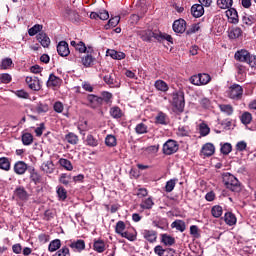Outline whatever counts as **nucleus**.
I'll return each instance as SVG.
<instances>
[{
    "label": "nucleus",
    "mask_w": 256,
    "mask_h": 256,
    "mask_svg": "<svg viewBox=\"0 0 256 256\" xmlns=\"http://www.w3.org/2000/svg\"><path fill=\"white\" fill-rule=\"evenodd\" d=\"M35 111L38 113V115H41L43 113H47L49 111V104L38 102L35 106Z\"/></svg>",
    "instance_id": "nucleus-35"
},
{
    "label": "nucleus",
    "mask_w": 256,
    "mask_h": 256,
    "mask_svg": "<svg viewBox=\"0 0 256 256\" xmlns=\"http://www.w3.org/2000/svg\"><path fill=\"white\" fill-rule=\"evenodd\" d=\"M57 53L60 57H69L71 50H69V44L67 41H60L57 45Z\"/></svg>",
    "instance_id": "nucleus-14"
},
{
    "label": "nucleus",
    "mask_w": 256,
    "mask_h": 256,
    "mask_svg": "<svg viewBox=\"0 0 256 256\" xmlns=\"http://www.w3.org/2000/svg\"><path fill=\"white\" fill-rule=\"evenodd\" d=\"M251 121H253V116L251 115V113L244 112L241 115V123H243V125H249V123H251Z\"/></svg>",
    "instance_id": "nucleus-57"
},
{
    "label": "nucleus",
    "mask_w": 256,
    "mask_h": 256,
    "mask_svg": "<svg viewBox=\"0 0 256 256\" xmlns=\"http://www.w3.org/2000/svg\"><path fill=\"white\" fill-rule=\"evenodd\" d=\"M217 5L220 9H231L233 0H217Z\"/></svg>",
    "instance_id": "nucleus-47"
},
{
    "label": "nucleus",
    "mask_w": 256,
    "mask_h": 256,
    "mask_svg": "<svg viewBox=\"0 0 256 256\" xmlns=\"http://www.w3.org/2000/svg\"><path fill=\"white\" fill-rule=\"evenodd\" d=\"M201 30V23L192 24L190 28L186 30V35H193L197 31Z\"/></svg>",
    "instance_id": "nucleus-60"
},
{
    "label": "nucleus",
    "mask_w": 256,
    "mask_h": 256,
    "mask_svg": "<svg viewBox=\"0 0 256 256\" xmlns=\"http://www.w3.org/2000/svg\"><path fill=\"white\" fill-rule=\"evenodd\" d=\"M14 196L16 197V199H18V201H23L24 203L29 201L30 197L29 192H27V190L23 186H18L15 188Z\"/></svg>",
    "instance_id": "nucleus-11"
},
{
    "label": "nucleus",
    "mask_w": 256,
    "mask_h": 256,
    "mask_svg": "<svg viewBox=\"0 0 256 256\" xmlns=\"http://www.w3.org/2000/svg\"><path fill=\"white\" fill-rule=\"evenodd\" d=\"M226 17H228L229 23L237 25L239 23V14L235 8H228L226 11Z\"/></svg>",
    "instance_id": "nucleus-17"
},
{
    "label": "nucleus",
    "mask_w": 256,
    "mask_h": 256,
    "mask_svg": "<svg viewBox=\"0 0 256 256\" xmlns=\"http://www.w3.org/2000/svg\"><path fill=\"white\" fill-rule=\"evenodd\" d=\"M220 151H221L222 155H229V153H231V151H233V146L231 145V143H224L221 146Z\"/></svg>",
    "instance_id": "nucleus-63"
},
{
    "label": "nucleus",
    "mask_w": 256,
    "mask_h": 256,
    "mask_svg": "<svg viewBox=\"0 0 256 256\" xmlns=\"http://www.w3.org/2000/svg\"><path fill=\"white\" fill-rule=\"evenodd\" d=\"M110 115L113 119H121L123 117V111L118 106H114L110 109Z\"/></svg>",
    "instance_id": "nucleus-42"
},
{
    "label": "nucleus",
    "mask_w": 256,
    "mask_h": 256,
    "mask_svg": "<svg viewBox=\"0 0 256 256\" xmlns=\"http://www.w3.org/2000/svg\"><path fill=\"white\" fill-rule=\"evenodd\" d=\"M65 141H67V143L70 145H77V143H79V136L73 132H70L65 135Z\"/></svg>",
    "instance_id": "nucleus-34"
},
{
    "label": "nucleus",
    "mask_w": 256,
    "mask_h": 256,
    "mask_svg": "<svg viewBox=\"0 0 256 256\" xmlns=\"http://www.w3.org/2000/svg\"><path fill=\"white\" fill-rule=\"evenodd\" d=\"M110 57H112V59H117L118 61H121V59H125L126 55L123 52H117L115 50H112L110 53Z\"/></svg>",
    "instance_id": "nucleus-64"
},
{
    "label": "nucleus",
    "mask_w": 256,
    "mask_h": 256,
    "mask_svg": "<svg viewBox=\"0 0 256 256\" xmlns=\"http://www.w3.org/2000/svg\"><path fill=\"white\" fill-rule=\"evenodd\" d=\"M54 167L55 165L53 164V161H50V160L43 162L41 165L42 171L47 174L53 173V171H55Z\"/></svg>",
    "instance_id": "nucleus-30"
},
{
    "label": "nucleus",
    "mask_w": 256,
    "mask_h": 256,
    "mask_svg": "<svg viewBox=\"0 0 256 256\" xmlns=\"http://www.w3.org/2000/svg\"><path fill=\"white\" fill-rule=\"evenodd\" d=\"M143 238L148 241V243H157V231L155 230H142Z\"/></svg>",
    "instance_id": "nucleus-16"
},
{
    "label": "nucleus",
    "mask_w": 256,
    "mask_h": 256,
    "mask_svg": "<svg viewBox=\"0 0 256 256\" xmlns=\"http://www.w3.org/2000/svg\"><path fill=\"white\" fill-rule=\"evenodd\" d=\"M59 249H61V240L60 239L52 240L49 243L48 251L50 253H55V251H59Z\"/></svg>",
    "instance_id": "nucleus-32"
},
{
    "label": "nucleus",
    "mask_w": 256,
    "mask_h": 256,
    "mask_svg": "<svg viewBox=\"0 0 256 256\" xmlns=\"http://www.w3.org/2000/svg\"><path fill=\"white\" fill-rule=\"evenodd\" d=\"M227 97L233 101H241L243 99V86L239 84H232L226 91Z\"/></svg>",
    "instance_id": "nucleus-3"
},
{
    "label": "nucleus",
    "mask_w": 256,
    "mask_h": 256,
    "mask_svg": "<svg viewBox=\"0 0 256 256\" xmlns=\"http://www.w3.org/2000/svg\"><path fill=\"white\" fill-rule=\"evenodd\" d=\"M153 205H155V202L153 201V197H148L144 200H142L140 207L141 209H153Z\"/></svg>",
    "instance_id": "nucleus-38"
},
{
    "label": "nucleus",
    "mask_w": 256,
    "mask_h": 256,
    "mask_svg": "<svg viewBox=\"0 0 256 256\" xmlns=\"http://www.w3.org/2000/svg\"><path fill=\"white\" fill-rule=\"evenodd\" d=\"M63 80L57 77L55 74H50L48 81L46 82L47 87H61Z\"/></svg>",
    "instance_id": "nucleus-18"
},
{
    "label": "nucleus",
    "mask_w": 256,
    "mask_h": 256,
    "mask_svg": "<svg viewBox=\"0 0 256 256\" xmlns=\"http://www.w3.org/2000/svg\"><path fill=\"white\" fill-rule=\"evenodd\" d=\"M86 145L89 147H97V145H99V140H97L95 136L88 134L86 137Z\"/></svg>",
    "instance_id": "nucleus-51"
},
{
    "label": "nucleus",
    "mask_w": 256,
    "mask_h": 256,
    "mask_svg": "<svg viewBox=\"0 0 256 256\" xmlns=\"http://www.w3.org/2000/svg\"><path fill=\"white\" fill-rule=\"evenodd\" d=\"M0 169H2V171H10L11 170V162L9 161V158H7V157L0 158Z\"/></svg>",
    "instance_id": "nucleus-41"
},
{
    "label": "nucleus",
    "mask_w": 256,
    "mask_h": 256,
    "mask_svg": "<svg viewBox=\"0 0 256 256\" xmlns=\"http://www.w3.org/2000/svg\"><path fill=\"white\" fill-rule=\"evenodd\" d=\"M82 65L86 68L93 67V63L95 62V58L91 54H86L82 57Z\"/></svg>",
    "instance_id": "nucleus-31"
},
{
    "label": "nucleus",
    "mask_w": 256,
    "mask_h": 256,
    "mask_svg": "<svg viewBox=\"0 0 256 256\" xmlns=\"http://www.w3.org/2000/svg\"><path fill=\"white\" fill-rule=\"evenodd\" d=\"M100 99H102V105L103 103H106L107 105H109V103H112L113 94L107 91H103L101 92Z\"/></svg>",
    "instance_id": "nucleus-46"
},
{
    "label": "nucleus",
    "mask_w": 256,
    "mask_h": 256,
    "mask_svg": "<svg viewBox=\"0 0 256 256\" xmlns=\"http://www.w3.org/2000/svg\"><path fill=\"white\" fill-rule=\"evenodd\" d=\"M243 35V30L239 27H234L229 31L228 37L229 39H239Z\"/></svg>",
    "instance_id": "nucleus-36"
},
{
    "label": "nucleus",
    "mask_w": 256,
    "mask_h": 256,
    "mask_svg": "<svg viewBox=\"0 0 256 256\" xmlns=\"http://www.w3.org/2000/svg\"><path fill=\"white\" fill-rule=\"evenodd\" d=\"M120 236L128 241H137V234L132 233L131 231H125L124 233L120 234Z\"/></svg>",
    "instance_id": "nucleus-62"
},
{
    "label": "nucleus",
    "mask_w": 256,
    "mask_h": 256,
    "mask_svg": "<svg viewBox=\"0 0 256 256\" xmlns=\"http://www.w3.org/2000/svg\"><path fill=\"white\" fill-rule=\"evenodd\" d=\"M126 225H125V222L123 221H118L116 223V227H115V233H117V235H122V233L125 232V229H126Z\"/></svg>",
    "instance_id": "nucleus-58"
},
{
    "label": "nucleus",
    "mask_w": 256,
    "mask_h": 256,
    "mask_svg": "<svg viewBox=\"0 0 256 256\" xmlns=\"http://www.w3.org/2000/svg\"><path fill=\"white\" fill-rule=\"evenodd\" d=\"M205 14V8L203 7V4H194L191 7V15H193L196 19H199V17H203Z\"/></svg>",
    "instance_id": "nucleus-19"
},
{
    "label": "nucleus",
    "mask_w": 256,
    "mask_h": 256,
    "mask_svg": "<svg viewBox=\"0 0 256 256\" xmlns=\"http://www.w3.org/2000/svg\"><path fill=\"white\" fill-rule=\"evenodd\" d=\"M161 243H163V245H165V247H171L173 245H175V238L169 234H161Z\"/></svg>",
    "instance_id": "nucleus-24"
},
{
    "label": "nucleus",
    "mask_w": 256,
    "mask_h": 256,
    "mask_svg": "<svg viewBox=\"0 0 256 256\" xmlns=\"http://www.w3.org/2000/svg\"><path fill=\"white\" fill-rule=\"evenodd\" d=\"M36 39L44 48H47L51 45V39L45 32H40L39 34H37Z\"/></svg>",
    "instance_id": "nucleus-20"
},
{
    "label": "nucleus",
    "mask_w": 256,
    "mask_h": 256,
    "mask_svg": "<svg viewBox=\"0 0 256 256\" xmlns=\"http://www.w3.org/2000/svg\"><path fill=\"white\" fill-rule=\"evenodd\" d=\"M172 29L174 33H180L183 34L185 31H187V22L185 19H178L173 22Z\"/></svg>",
    "instance_id": "nucleus-13"
},
{
    "label": "nucleus",
    "mask_w": 256,
    "mask_h": 256,
    "mask_svg": "<svg viewBox=\"0 0 256 256\" xmlns=\"http://www.w3.org/2000/svg\"><path fill=\"white\" fill-rule=\"evenodd\" d=\"M27 168V163L23 161H18L14 164V172L16 173V175H25V173L27 172Z\"/></svg>",
    "instance_id": "nucleus-22"
},
{
    "label": "nucleus",
    "mask_w": 256,
    "mask_h": 256,
    "mask_svg": "<svg viewBox=\"0 0 256 256\" xmlns=\"http://www.w3.org/2000/svg\"><path fill=\"white\" fill-rule=\"evenodd\" d=\"M76 51H79V53H93V48L88 47V50H87V46L85 45V42L80 41L76 46Z\"/></svg>",
    "instance_id": "nucleus-45"
},
{
    "label": "nucleus",
    "mask_w": 256,
    "mask_h": 256,
    "mask_svg": "<svg viewBox=\"0 0 256 256\" xmlns=\"http://www.w3.org/2000/svg\"><path fill=\"white\" fill-rule=\"evenodd\" d=\"M224 221L226 225L233 227V225L237 224V217L232 212H226L224 215Z\"/></svg>",
    "instance_id": "nucleus-26"
},
{
    "label": "nucleus",
    "mask_w": 256,
    "mask_h": 256,
    "mask_svg": "<svg viewBox=\"0 0 256 256\" xmlns=\"http://www.w3.org/2000/svg\"><path fill=\"white\" fill-rule=\"evenodd\" d=\"M156 40H158L159 42L168 41V43L173 44V37L169 34H163L160 31H158V34L156 36Z\"/></svg>",
    "instance_id": "nucleus-50"
},
{
    "label": "nucleus",
    "mask_w": 256,
    "mask_h": 256,
    "mask_svg": "<svg viewBox=\"0 0 256 256\" xmlns=\"http://www.w3.org/2000/svg\"><path fill=\"white\" fill-rule=\"evenodd\" d=\"M176 185H177V179H171V180L167 181L166 185H165L166 193H171V191H173V189H175Z\"/></svg>",
    "instance_id": "nucleus-59"
},
{
    "label": "nucleus",
    "mask_w": 256,
    "mask_h": 256,
    "mask_svg": "<svg viewBox=\"0 0 256 256\" xmlns=\"http://www.w3.org/2000/svg\"><path fill=\"white\" fill-rule=\"evenodd\" d=\"M30 181L34 183V185H39V183H43V176H41L35 168H32L30 170Z\"/></svg>",
    "instance_id": "nucleus-23"
},
{
    "label": "nucleus",
    "mask_w": 256,
    "mask_h": 256,
    "mask_svg": "<svg viewBox=\"0 0 256 256\" xmlns=\"http://www.w3.org/2000/svg\"><path fill=\"white\" fill-rule=\"evenodd\" d=\"M154 87L157 91H161L162 93H167V91H169V85L163 80H156Z\"/></svg>",
    "instance_id": "nucleus-28"
},
{
    "label": "nucleus",
    "mask_w": 256,
    "mask_h": 256,
    "mask_svg": "<svg viewBox=\"0 0 256 256\" xmlns=\"http://www.w3.org/2000/svg\"><path fill=\"white\" fill-rule=\"evenodd\" d=\"M135 132L137 135H145V133H149V127L145 123L141 122L136 125Z\"/></svg>",
    "instance_id": "nucleus-39"
},
{
    "label": "nucleus",
    "mask_w": 256,
    "mask_h": 256,
    "mask_svg": "<svg viewBox=\"0 0 256 256\" xmlns=\"http://www.w3.org/2000/svg\"><path fill=\"white\" fill-rule=\"evenodd\" d=\"M211 215L215 219H219L223 215V207L221 205H215L211 208Z\"/></svg>",
    "instance_id": "nucleus-40"
},
{
    "label": "nucleus",
    "mask_w": 256,
    "mask_h": 256,
    "mask_svg": "<svg viewBox=\"0 0 256 256\" xmlns=\"http://www.w3.org/2000/svg\"><path fill=\"white\" fill-rule=\"evenodd\" d=\"M171 105L174 113H183L185 111V93L183 91L174 92Z\"/></svg>",
    "instance_id": "nucleus-2"
},
{
    "label": "nucleus",
    "mask_w": 256,
    "mask_h": 256,
    "mask_svg": "<svg viewBox=\"0 0 256 256\" xmlns=\"http://www.w3.org/2000/svg\"><path fill=\"white\" fill-rule=\"evenodd\" d=\"M222 181L226 189H229L232 193H241L243 191V185H241L239 179L229 172L222 175Z\"/></svg>",
    "instance_id": "nucleus-1"
},
{
    "label": "nucleus",
    "mask_w": 256,
    "mask_h": 256,
    "mask_svg": "<svg viewBox=\"0 0 256 256\" xmlns=\"http://www.w3.org/2000/svg\"><path fill=\"white\" fill-rule=\"evenodd\" d=\"M86 101L88 102L87 106L90 107V109H99V107L103 105V99L95 94H88L86 96Z\"/></svg>",
    "instance_id": "nucleus-7"
},
{
    "label": "nucleus",
    "mask_w": 256,
    "mask_h": 256,
    "mask_svg": "<svg viewBox=\"0 0 256 256\" xmlns=\"http://www.w3.org/2000/svg\"><path fill=\"white\" fill-rule=\"evenodd\" d=\"M177 135H179V137H189V135H191V130H189V127H179Z\"/></svg>",
    "instance_id": "nucleus-61"
},
{
    "label": "nucleus",
    "mask_w": 256,
    "mask_h": 256,
    "mask_svg": "<svg viewBox=\"0 0 256 256\" xmlns=\"http://www.w3.org/2000/svg\"><path fill=\"white\" fill-rule=\"evenodd\" d=\"M10 67H13V60L11 58H5L2 60L0 69L3 71L10 69Z\"/></svg>",
    "instance_id": "nucleus-56"
},
{
    "label": "nucleus",
    "mask_w": 256,
    "mask_h": 256,
    "mask_svg": "<svg viewBox=\"0 0 256 256\" xmlns=\"http://www.w3.org/2000/svg\"><path fill=\"white\" fill-rule=\"evenodd\" d=\"M23 145L29 146L33 144V134L26 132L22 134Z\"/></svg>",
    "instance_id": "nucleus-48"
},
{
    "label": "nucleus",
    "mask_w": 256,
    "mask_h": 256,
    "mask_svg": "<svg viewBox=\"0 0 256 256\" xmlns=\"http://www.w3.org/2000/svg\"><path fill=\"white\" fill-rule=\"evenodd\" d=\"M219 109L222 113H225L226 115H233V106L231 104H220Z\"/></svg>",
    "instance_id": "nucleus-49"
},
{
    "label": "nucleus",
    "mask_w": 256,
    "mask_h": 256,
    "mask_svg": "<svg viewBox=\"0 0 256 256\" xmlns=\"http://www.w3.org/2000/svg\"><path fill=\"white\" fill-rule=\"evenodd\" d=\"M62 17L64 19H67L68 21H71L72 23H79L81 21V16H79V13L67 6L62 13Z\"/></svg>",
    "instance_id": "nucleus-6"
},
{
    "label": "nucleus",
    "mask_w": 256,
    "mask_h": 256,
    "mask_svg": "<svg viewBox=\"0 0 256 256\" xmlns=\"http://www.w3.org/2000/svg\"><path fill=\"white\" fill-rule=\"evenodd\" d=\"M199 133L201 135V137H207V135H209V133H211V128H209V126L205 123H201L200 127H199Z\"/></svg>",
    "instance_id": "nucleus-52"
},
{
    "label": "nucleus",
    "mask_w": 256,
    "mask_h": 256,
    "mask_svg": "<svg viewBox=\"0 0 256 256\" xmlns=\"http://www.w3.org/2000/svg\"><path fill=\"white\" fill-rule=\"evenodd\" d=\"M179 151V143L173 139H169L163 144L162 153L164 155H173Z\"/></svg>",
    "instance_id": "nucleus-5"
},
{
    "label": "nucleus",
    "mask_w": 256,
    "mask_h": 256,
    "mask_svg": "<svg viewBox=\"0 0 256 256\" xmlns=\"http://www.w3.org/2000/svg\"><path fill=\"white\" fill-rule=\"evenodd\" d=\"M59 164L61 165V167H64V169H66V171H73V164L71 163V161L65 159V158H61L59 160Z\"/></svg>",
    "instance_id": "nucleus-55"
},
{
    "label": "nucleus",
    "mask_w": 256,
    "mask_h": 256,
    "mask_svg": "<svg viewBox=\"0 0 256 256\" xmlns=\"http://www.w3.org/2000/svg\"><path fill=\"white\" fill-rule=\"evenodd\" d=\"M190 83H192V85H196L197 87H201V85H209V83H211V75L207 73L193 75L190 78Z\"/></svg>",
    "instance_id": "nucleus-4"
},
{
    "label": "nucleus",
    "mask_w": 256,
    "mask_h": 256,
    "mask_svg": "<svg viewBox=\"0 0 256 256\" xmlns=\"http://www.w3.org/2000/svg\"><path fill=\"white\" fill-rule=\"evenodd\" d=\"M234 67L237 73L236 75L237 81H239L240 83H243V81H245V78L247 77V67L242 63H236Z\"/></svg>",
    "instance_id": "nucleus-12"
},
{
    "label": "nucleus",
    "mask_w": 256,
    "mask_h": 256,
    "mask_svg": "<svg viewBox=\"0 0 256 256\" xmlns=\"http://www.w3.org/2000/svg\"><path fill=\"white\" fill-rule=\"evenodd\" d=\"M93 249L96 253H104L105 251V241L101 238L94 239Z\"/></svg>",
    "instance_id": "nucleus-25"
},
{
    "label": "nucleus",
    "mask_w": 256,
    "mask_h": 256,
    "mask_svg": "<svg viewBox=\"0 0 256 256\" xmlns=\"http://www.w3.org/2000/svg\"><path fill=\"white\" fill-rule=\"evenodd\" d=\"M25 82L32 91H41L43 87L41 85V80L36 76H27Z\"/></svg>",
    "instance_id": "nucleus-8"
},
{
    "label": "nucleus",
    "mask_w": 256,
    "mask_h": 256,
    "mask_svg": "<svg viewBox=\"0 0 256 256\" xmlns=\"http://www.w3.org/2000/svg\"><path fill=\"white\" fill-rule=\"evenodd\" d=\"M119 21H121V17L114 16L112 17L108 23L104 26V29L108 30L111 29V27H117L119 25Z\"/></svg>",
    "instance_id": "nucleus-44"
},
{
    "label": "nucleus",
    "mask_w": 256,
    "mask_h": 256,
    "mask_svg": "<svg viewBox=\"0 0 256 256\" xmlns=\"http://www.w3.org/2000/svg\"><path fill=\"white\" fill-rule=\"evenodd\" d=\"M154 253L158 256H175V250L173 248L164 249L161 245L155 246Z\"/></svg>",
    "instance_id": "nucleus-15"
},
{
    "label": "nucleus",
    "mask_w": 256,
    "mask_h": 256,
    "mask_svg": "<svg viewBox=\"0 0 256 256\" xmlns=\"http://www.w3.org/2000/svg\"><path fill=\"white\" fill-rule=\"evenodd\" d=\"M54 256H71V250H69V246L65 245L62 246L55 254Z\"/></svg>",
    "instance_id": "nucleus-53"
},
{
    "label": "nucleus",
    "mask_w": 256,
    "mask_h": 256,
    "mask_svg": "<svg viewBox=\"0 0 256 256\" xmlns=\"http://www.w3.org/2000/svg\"><path fill=\"white\" fill-rule=\"evenodd\" d=\"M156 125H167V114L159 112L155 117Z\"/></svg>",
    "instance_id": "nucleus-43"
},
{
    "label": "nucleus",
    "mask_w": 256,
    "mask_h": 256,
    "mask_svg": "<svg viewBox=\"0 0 256 256\" xmlns=\"http://www.w3.org/2000/svg\"><path fill=\"white\" fill-rule=\"evenodd\" d=\"M171 227L172 229H176V231H180V233H183L187 229V225L183 220H175L171 223Z\"/></svg>",
    "instance_id": "nucleus-29"
},
{
    "label": "nucleus",
    "mask_w": 256,
    "mask_h": 256,
    "mask_svg": "<svg viewBox=\"0 0 256 256\" xmlns=\"http://www.w3.org/2000/svg\"><path fill=\"white\" fill-rule=\"evenodd\" d=\"M249 55L250 53L247 50H238L234 55V59L240 63H247Z\"/></svg>",
    "instance_id": "nucleus-21"
},
{
    "label": "nucleus",
    "mask_w": 256,
    "mask_h": 256,
    "mask_svg": "<svg viewBox=\"0 0 256 256\" xmlns=\"http://www.w3.org/2000/svg\"><path fill=\"white\" fill-rule=\"evenodd\" d=\"M158 31H152L150 29L142 30L138 32V36L142 41H145L146 43H151V40L157 39Z\"/></svg>",
    "instance_id": "nucleus-10"
},
{
    "label": "nucleus",
    "mask_w": 256,
    "mask_h": 256,
    "mask_svg": "<svg viewBox=\"0 0 256 256\" xmlns=\"http://www.w3.org/2000/svg\"><path fill=\"white\" fill-rule=\"evenodd\" d=\"M39 33H43V25L35 24L30 29H28V35L30 37H35V35H39Z\"/></svg>",
    "instance_id": "nucleus-33"
},
{
    "label": "nucleus",
    "mask_w": 256,
    "mask_h": 256,
    "mask_svg": "<svg viewBox=\"0 0 256 256\" xmlns=\"http://www.w3.org/2000/svg\"><path fill=\"white\" fill-rule=\"evenodd\" d=\"M106 147H117V137L113 134H108L105 138Z\"/></svg>",
    "instance_id": "nucleus-37"
},
{
    "label": "nucleus",
    "mask_w": 256,
    "mask_h": 256,
    "mask_svg": "<svg viewBox=\"0 0 256 256\" xmlns=\"http://www.w3.org/2000/svg\"><path fill=\"white\" fill-rule=\"evenodd\" d=\"M68 247H70L74 253H81L82 251H85V240H69Z\"/></svg>",
    "instance_id": "nucleus-9"
},
{
    "label": "nucleus",
    "mask_w": 256,
    "mask_h": 256,
    "mask_svg": "<svg viewBox=\"0 0 256 256\" xmlns=\"http://www.w3.org/2000/svg\"><path fill=\"white\" fill-rule=\"evenodd\" d=\"M215 153V146L212 143H206L202 147V154L204 157H211Z\"/></svg>",
    "instance_id": "nucleus-27"
},
{
    "label": "nucleus",
    "mask_w": 256,
    "mask_h": 256,
    "mask_svg": "<svg viewBox=\"0 0 256 256\" xmlns=\"http://www.w3.org/2000/svg\"><path fill=\"white\" fill-rule=\"evenodd\" d=\"M56 193L59 201H65L67 199V190L63 186L58 187Z\"/></svg>",
    "instance_id": "nucleus-54"
}]
</instances>
